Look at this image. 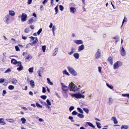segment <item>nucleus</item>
Here are the masks:
<instances>
[{"label":"nucleus","instance_id":"1","mask_svg":"<svg viewBox=\"0 0 129 129\" xmlns=\"http://www.w3.org/2000/svg\"><path fill=\"white\" fill-rule=\"evenodd\" d=\"M69 88H70L71 90L74 91H77L78 89V87L75 86L72 82H71L69 84Z\"/></svg>","mask_w":129,"mask_h":129},{"label":"nucleus","instance_id":"2","mask_svg":"<svg viewBox=\"0 0 129 129\" xmlns=\"http://www.w3.org/2000/svg\"><path fill=\"white\" fill-rule=\"evenodd\" d=\"M68 69L71 74L74 76L76 75L77 73L73 68L70 67H68Z\"/></svg>","mask_w":129,"mask_h":129},{"label":"nucleus","instance_id":"3","mask_svg":"<svg viewBox=\"0 0 129 129\" xmlns=\"http://www.w3.org/2000/svg\"><path fill=\"white\" fill-rule=\"evenodd\" d=\"M122 64V63L119 61H117L114 64L113 68L114 69H117L119 66Z\"/></svg>","mask_w":129,"mask_h":129},{"label":"nucleus","instance_id":"4","mask_svg":"<svg viewBox=\"0 0 129 129\" xmlns=\"http://www.w3.org/2000/svg\"><path fill=\"white\" fill-rule=\"evenodd\" d=\"M30 38H31L32 40H34L32 42L30 43V44L31 46L35 45L37 42L38 41V40L37 37H34L33 36H31L29 37Z\"/></svg>","mask_w":129,"mask_h":129},{"label":"nucleus","instance_id":"5","mask_svg":"<svg viewBox=\"0 0 129 129\" xmlns=\"http://www.w3.org/2000/svg\"><path fill=\"white\" fill-rule=\"evenodd\" d=\"M27 17V15L25 13H22L21 17V21L22 22H24L26 20Z\"/></svg>","mask_w":129,"mask_h":129},{"label":"nucleus","instance_id":"6","mask_svg":"<svg viewBox=\"0 0 129 129\" xmlns=\"http://www.w3.org/2000/svg\"><path fill=\"white\" fill-rule=\"evenodd\" d=\"M10 18V16L9 15H7L4 17V20L6 22V23L8 24L9 22Z\"/></svg>","mask_w":129,"mask_h":129},{"label":"nucleus","instance_id":"7","mask_svg":"<svg viewBox=\"0 0 129 129\" xmlns=\"http://www.w3.org/2000/svg\"><path fill=\"white\" fill-rule=\"evenodd\" d=\"M101 56V51L100 49H98L95 55V58L98 59Z\"/></svg>","mask_w":129,"mask_h":129},{"label":"nucleus","instance_id":"8","mask_svg":"<svg viewBox=\"0 0 129 129\" xmlns=\"http://www.w3.org/2000/svg\"><path fill=\"white\" fill-rule=\"evenodd\" d=\"M121 55L123 56H124L126 54V52L123 47H121V49L120 51Z\"/></svg>","mask_w":129,"mask_h":129},{"label":"nucleus","instance_id":"9","mask_svg":"<svg viewBox=\"0 0 129 129\" xmlns=\"http://www.w3.org/2000/svg\"><path fill=\"white\" fill-rule=\"evenodd\" d=\"M21 62L20 61H18V65L19 66V67L17 68V69L19 71H21L23 69V67L22 66L21 64Z\"/></svg>","mask_w":129,"mask_h":129},{"label":"nucleus","instance_id":"10","mask_svg":"<svg viewBox=\"0 0 129 129\" xmlns=\"http://www.w3.org/2000/svg\"><path fill=\"white\" fill-rule=\"evenodd\" d=\"M107 60L111 65H113V58L111 56L109 57L108 59Z\"/></svg>","mask_w":129,"mask_h":129},{"label":"nucleus","instance_id":"11","mask_svg":"<svg viewBox=\"0 0 129 129\" xmlns=\"http://www.w3.org/2000/svg\"><path fill=\"white\" fill-rule=\"evenodd\" d=\"M71 95L73 97H74L77 98H81V94H72Z\"/></svg>","mask_w":129,"mask_h":129},{"label":"nucleus","instance_id":"12","mask_svg":"<svg viewBox=\"0 0 129 129\" xmlns=\"http://www.w3.org/2000/svg\"><path fill=\"white\" fill-rule=\"evenodd\" d=\"M72 114L73 115H75L77 114V116L81 118V114L75 111H74L72 113Z\"/></svg>","mask_w":129,"mask_h":129},{"label":"nucleus","instance_id":"13","mask_svg":"<svg viewBox=\"0 0 129 129\" xmlns=\"http://www.w3.org/2000/svg\"><path fill=\"white\" fill-rule=\"evenodd\" d=\"M0 124L1 125H4L6 124V122H5L4 119L3 118H0Z\"/></svg>","mask_w":129,"mask_h":129},{"label":"nucleus","instance_id":"14","mask_svg":"<svg viewBox=\"0 0 129 129\" xmlns=\"http://www.w3.org/2000/svg\"><path fill=\"white\" fill-rule=\"evenodd\" d=\"M33 18H31L28 21L27 23L28 24H31L35 21Z\"/></svg>","mask_w":129,"mask_h":129},{"label":"nucleus","instance_id":"15","mask_svg":"<svg viewBox=\"0 0 129 129\" xmlns=\"http://www.w3.org/2000/svg\"><path fill=\"white\" fill-rule=\"evenodd\" d=\"M11 63L15 65L17 63L18 64V62H17L16 59H12Z\"/></svg>","mask_w":129,"mask_h":129},{"label":"nucleus","instance_id":"16","mask_svg":"<svg viewBox=\"0 0 129 129\" xmlns=\"http://www.w3.org/2000/svg\"><path fill=\"white\" fill-rule=\"evenodd\" d=\"M76 11V9L74 7H71L70 8V11L71 12L74 13Z\"/></svg>","mask_w":129,"mask_h":129},{"label":"nucleus","instance_id":"17","mask_svg":"<svg viewBox=\"0 0 129 129\" xmlns=\"http://www.w3.org/2000/svg\"><path fill=\"white\" fill-rule=\"evenodd\" d=\"M111 120L113 121L114 123L115 124H117L118 122L116 118L115 117H113L111 119Z\"/></svg>","mask_w":129,"mask_h":129},{"label":"nucleus","instance_id":"18","mask_svg":"<svg viewBox=\"0 0 129 129\" xmlns=\"http://www.w3.org/2000/svg\"><path fill=\"white\" fill-rule=\"evenodd\" d=\"M30 85L33 87L34 88L35 86V84L34 81L33 80H31L30 81Z\"/></svg>","mask_w":129,"mask_h":129},{"label":"nucleus","instance_id":"19","mask_svg":"<svg viewBox=\"0 0 129 129\" xmlns=\"http://www.w3.org/2000/svg\"><path fill=\"white\" fill-rule=\"evenodd\" d=\"M9 15H11L12 16H14L15 14V13L13 11L10 10L9 11Z\"/></svg>","mask_w":129,"mask_h":129},{"label":"nucleus","instance_id":"20","mask_svg":"<svg viewBox=\"0 0 129 129\" xmlns=\"http://www.w3.org/2000/svg\"><path fill=\"white\" fill-rule=\"evenodd\" d=\"M86 124H88L89 126L92 127L93 128H94L95 127L94 126L93 124L91 123L90 122H87L86 123Z\"/></svg>","mask_w":129,"mask_h":129},{"label":"nucleus","instance_id":"21","mask_svg":"<svg viewBox=\"0 0 129 129\" xmlns=\"http://www.w3.org/2000/svg\"><path fill=\"white\" fill-rule=\"evenodd\" d=\"M74 56L76 59H78L79 57V55L77 53H75L74 54Z\"/></svg>","mask_w":129,"mask_h":129},{"label":"nucleus","instance_id":"22","mask_svg":"<svg viewBox=\"0 0 129 129\" xmlns=\"http://www.w3.org/2000/svg\"><path fill=\"white\" fill-rule=\"evenodd\" d=\"M48 83L50 85H52L53 84V83L51 82L49 78H48L47 79Z\"/></svg>","mask_w":129,"mask_h":129},{"label":"nucleus","instance_id":"23","mask_svg":"<svg viewBox=\"0 0 129 129\" xmlns=\"http://www.w3.org/2000/svg\"><path fill=\"white\" fill-rule=\"evenodd\" d=\"M58 51V48H55L54 49V52L53 54L54 56H55L56 55V54L57 53Z\"/></svg>","mask_w":129,"mask_h":129},{"label":"nucleus","instance_id":"24","mask_svg":"<svg viewBox=\"0 0 129 129\" xmlns=\"http://www.w3.org/2000/svg\"><path fill=\"white\" fill-rule=\"evenodd\" d=\"M17 82V80L15 78L13 79L12 80V83L14 84H16Z\"/></svg>","mask_w":129,"mask_h":129},{"label":"nucleus","instance_id":"25","mask_svg":"<svg viewBox=\"0 0 129 129\" xmlns=\"http://www.w3.org/2000/svg\"><path fill=\"white\" fill-rule=\"evenodd\" d=\"M128 127V126L127 125H122L121 127V129H127Z\"/></svg>","mask_w":129,"mask_h":129},{"label":"nucleus","instance_id":"26","mask_svg":"<svg viewBox=\"0 0 129 129\" xmlns=\"http://www.w3.org/2000/svg\"><path fill=\"white\" fill-rule=\"evenodd\" d=\"M96 123L97 127L99 128H100L101 127V124L99 122H96Z\"/></svg>","mask_w":129,"mask_h":129},{"label":"nucleus","instance_id":"27","mask_svg":"<svg viewBox=\"0 0 129 129\" xmlns=\"http://www.w3.org/2000/svg\"><path fill=\"white\" fill-rule=\"evenodd\" d=\"M21 120L22 122V124L24 123L26 121V119L24 118H21Z\"/></svg>","mask_w":129,"mask_h":129},{"label":"nucleus","instance_id":"28","mask_svg":"<svg viewBox=\"0 0 129 129\" xmlns=\"http://www.w3.org/2000/svg\"><path fill=\"white\" fill-rule=\"evenodd\" d=\"M14 88V86L12 85H9L8 87V88L9 89L12 90Z\"/></svg>","mask_w":129,"mask_h":129},{"label":"nucleus","instance_id":"29","mask_svg":"<svg viewBox=\"0 0 129 129\" xmlns=\"http://www.w3.org/2000/svg\"><path fill=\"white\" fill-rule=\"evenodd\" d=\"M106 85L109 88L111 89H112L113 88V86L112 85H110L107 83H106Z\"/></svg>","mask_w":129,"mask_h":129},{"label":"nucleus","instance_id":"30","mask_svg":"<svg viewBox=\"0 0 129 129\" xmlns=\"http://www.w3.org/2000/svg\"><path fill=\"white\" fill-rule=\"evenodd\" d=\"M34 69V68L33 67H32L31 68H29L28 69L30 73H32L33 72V70Z\"/></svg>","mask_w":129,"mask_h":129},{"label":"nucleus","instance_id":"31","mask_svg":"<svg viewBox=\"0 0 129 129\" xmlns=\"http://www.w3.org/2000/svg\"><path fill=\"white\" fill-rule=\"evenodd\" d=\"M74 42L77 44H81V40L75 41Z\"/></svg>","mask_w":129,"mask_h":129},{"label":"nucleus","instance_id":"32","mask_svg":"<svg viewBox=\"0 0 129 129\" xmlns=\"http://www.w3.org/2000/svg\"><path fill=\"white\" fill-rule=\"evenodd\" d=\"M29 31V28H26L24 30L25 32L26 33H28Z\"/></svg>","mask_w":129,"mask_h":129},{"label":"nucleus","instance_id":"33","mask_svg":"<svg viewBox=\"0 0 129 129\" xmlns=\"http://www.w3.org/2000/svg\"><path fill=\"white\" fill-rule=\"evenodd\" d=\"M55 10L56 12L55 14H56L58 12V6H57L55 8Z\"/></svg>","mask_w":129,"mask_h":129},{"label":"nucleus","instance_id":"34","mask_svg":"<svg viewBox=\"0 0 129 129\" xmlns=\"http://www.w3.org/2000/svg\"><path fill=\"white\" fill-rule=\"evenodd\" d=\"M83 110L87 114H88L89 113V110L88 109L86 108H84L83 109Z\"/></svg>","mask_w":129,"mask_h":129},{"label":"nucleus","instance_id":"35","mask_svg":"<svg viewBox=\"0 0 129 129\" xmlns=\"http://www.w3.org/2000/svg\"><path fill=\"white\" fill-rule=\"evenodd\" d=\"M7 121H9L10 122L12 123L14 122V120L11 119H7Z\"/></svg>","mask_w":129,"mask_h":129},{"label":"nucleus","instance_id":"36","mask_svg":"<svg viewBox=\"0 0 129 129\" xmlns=\"http://www.w3.org/2000/svg\"><path fill=\"white\" fill-rule=\"evenodd\" d=\"M36 105L37 106V107L38 108H42V106L40 105L37 102L36 103Z\"/></svg>","mask_w":129,"mask_h":129},{"label":"nucleus","instance_id":"37","mask_svg":"<svg viewBox=\"0 0 129 129\" xmlns=\"http://www.w3.org/2000/svg\"><path fill=\"white\" fill-rule=\"evenodd\" d=\"M41 98L44 100L46 99L47 96L45 95H42L41 96Z\"/></svg>","mask_w":129,"mask_h":129},{"label":"nucleus","instance_id":"38","mask_svg":"<svg viewBox=\"0 0 129 129\" xmlns=\"http://www.w3.org/2000/svg\"><path fill=\"white\" fill-rule=\"evenodd\" d=\"M60 10L61 11H62L64 9L63 7L61 5H60L59 6Z\"/></svg>","mask_w":129,"mask_h":129},{"label":"nucleus","instance_id":"39","mask_svg":"<svg viewBox=\"0 0 129 129\" xmlns=\"http://www.w3.org/2000/svg\"><path fill=\"white\" fill-rule=\"evenodd\" d=\"M42 31V28H40L38 31L37 32V34L38 35H40L41 32Z\"/></svg>","mask_w":129,"mask_h":129},{"label":"nucleus","instance_id":"40","mask_svg":"<svg viewBox=\"0 0 129 129\" xmlns=\"http://www.w3.org/2000/svg\"><path fill=\"white\" fill-rule=\"evenodd\" d=\"M127 21V19L125 17H124L122 21V25L124 22H126Z\"/></svg>","mask_w":129,"mask_h":129},{"label":"nucleus","instance_id":"41","mask_svg":"<svg viewBox=\"0 0 129 129\" xmlns=\"http://www.w3.org/2000/svg\"><path fill=\"white\" fill-rule=\"evenodd\" d=\"M63 74H66L67 75H69V74L68 73V72L66 70H64L63 71Z\"/></svg>","mask_w":129,"mask_h":129},{"label":"nucleus","instance_id":"42","mask_svg":"<svg viewBox=\"0 0 129 129\" xmlns=\"http://www.w3.org/2000/svg\"><path fill=\"white\" fill-rule=\"evenodd\" d=\"M11 71V69L9 68L5 72V73H7L9 72H10Z\"/></svg>","mask_w":129,"mask_h":129},{"label":"nucleus","instance_id":"43","mask_svg":"<svg viewBox=\"0 0 129 129\" xmlns=\"http://www.w3.org/2000/svg\"><path fill=\"white\" fill-rule=\"evenodd\" d=\"M98 71L100 73H102L101 71V70H102V67H98Z\"/></svg>","mask_w":129,"mask_h":129},{"label":"nucleus","instance_id":"44","mask_svg":"<svg viewBox=\"0 0 129 129\" xmlns=\"http://www.w3.org/2000/svg\"><path fill=\"white\" fill-rule=\"evenodd\" d=\"M74 107L73 106H71L69 110L70 112L72 110L74 109Z\"/></svg>","mask_w":129,"mask_h":129},{"label":"nucleus","instance_id":"45","mask_svg":"<svg viewBox=\"0 0 129 129\" xmlns=\"http://www.w3.org/2000/svg\"><path fill=\"white\" fill-rule=\"evenodd\" d=\"M69 119L71 120V121L72 122H74V120H73V118L72 117L70 116L69 117Z\"/></svg>","mask_w":129,"mask_h":129},{"label":"nucleus","instance_id":"46","mask_svg":"<svg viewBox=\"0 0 129 129\" xmlns=\"http://www.w3.org/2000/svg\"><path fill=\"white\" fill-rule=\"evenodd\" d=\"M15 48L16 50V51H20V50L19 49V48L18 46H15Z\"/></svg>","mask_w":129,"mask_h":129},{"label":"nucleus","instance_id":"47","mask_svg":"<svg viewBox=\"0 0 129 129\" xmlns=\"http://www.w3.org/2000/svg\"><path fill=\"white\" fill-rule=\"evenodd\" d=\"M46 46H43L42 47V49L44 52H45L46 50Z\"/></svg>","mask_w":129,"mask_h":129},{"label":"nucleus","instance_id":"48","mask_svg":"<svg viewBox=\"0 0 129 129\" xmlns=\"http://www.w3.org/2000/svg\"><path fill=\"white\" fill-rule=\"evenodd\" d=\"M5 79H4L1 78L0 79V83H2L4 82Z\"/></svg>","mask_w":129,"mask_h":129},{"label":"nucleus","instance_id":"49","mask_svg":"<svg viewBox=\"0 0 129 129\" xmlns=\"http://www.w3.org/2000/svg\"><path fill=\"white\" fill-rule=\"evenodd\" d=\"M46 102L49 105H51V103L50 102L49 100L47 99L46 101Z\"/></svg>","mask_w":129,"mask_h":129},{"label":"nucleus","instance_id":"50","mask_svg":"<svg viewBox=\"0 0 129 129\" xmlns=\"http://www.w3.org/2000/svg\"><path fill=\"white\" fill-rule=\"evenodd\" d=\"M6 93H7L6 91L5 90H3V93H2L3 95V96H4L5 94H6Z\"/></svg>","mask_w":129,"mask_h":129},{"label":"nucleus","instance_id":"51","mask_svg":"<svg viewBox=\"0 0 129 129\" xmlns=\"http://www.w3.org/2000/svg\"><path fill=\"white\" fill-rule=\"evenodd\" d=\"M61 84H62V87L63 88H68L67 86L65 85H63V83H61Z\"/></svg>","mask_w":129,"mask_h":129},{"label":"nucleus","instance_id":"52","mask_svg":"<svg viewBox=\"0 0 129 129\" xmlns=\"http://www.w3.org/2000/svg\"><path fill=\"white\" fill-rule=\"evenodd\" d=\"M55 29H56L55 27L54 26H53V27H52V31L53 33H54V30H55Z\"/></svg>","mask_w":129,"mask_h":129},{"label":"nucleus","instance_id":"53","mask_svg":"<svg viewBox=\"0 0 129 129\" xmlns=\"http://www.w3.org/2000/svg\"><path fill=\"white\" fill-rule=\"evenodd\" d=\"M38 74L39 76L41 77L42 76L41 75V72L40 70H39L38 71Z\"/></svg>","mask_w":129,"mask_h":129},{"label":"nucleus","instance_id":"54","mask_svg":"<svg viewBox=\"0 0 129 129\" xmlns=\"http://www.w3.org/2000/svg\"><path fill=\"white\" fill-rule=\"evenodd\" d=\"M33 0H28L27 3L28 4H30L32 2Z\"/></svg>","mask_w":129,"mask_h":129},{"label":"nucleus","instance_id":"55","mask_svg":"<svg viewBox=\"0 0 129 129\" xmlns=\"http://www.w3.org/2000/svg\"><path fill=\"white\" fill-rule=\"evenodd\" d=\"M46 90L45 88L43 87V89H42V92L43 93H45L46 92Z\"/></svg>","mask_w":129,"mask_h":129},{"label":"nucleus","instance_id":"56","mask_svg":"<svg viewBox=\"0 0 129 129\" xmlns=\"http://www.w3.org/2000/svg\"><path fill=\"white\" fill-rule=\"evenodd\" d=\"M63 90L64 91H68V88H62Z\"/></svg>","mask_w":129,"mask_h":129},{"label":"nucleus","instance_id":"57","mask_svg":"<svg viewBox=\"0 0 129 129\" xmlns=\"http://www.w3.org/2000/svg\"><path fill=\"white\" fill-rule=\"evenodd\" d=\"M84 46L83 45H81V50H83L84 49Z\"/></svg>","mask_w":129,"mask_h":129},{"label":"nucleus","instance_id":"58","mask_svg":"<svg viewBox=\"0 0 129 129\" xmlns=\"http://www.w3.org/2000/svg\"><path fill=\"white\" fill-rule=\"evenodd\" d=\"M54 0H51V5L52 6H53V2L54 1Z\"/></svg>","mask_w":129,"mask_h":129},{"label":"nucleus","instance_id":"59","mask_svg":"<svg viewBox=\"0 0 129 129\" xmlns=\"http://www.w3.org/2000/svg\"><path fill=\"white\" fill-rule=\"evenodd\" d=\"M128 94H122V95L123 96L127 97Z\"/></svg>","mask_w":129,"mask_h":129},{"label":"nucleus","instance_id":"60","mask_svg":"<svg viewBox=\"0 0 129 129\" xmlns=\"http://www.w3.org/2000/svg\"><path fill=\"white\" fill-rule=\"evenodd\" d=\"M48 1L47 0H44V1L43 2V4H45V3H46Z\"/></svg>","mask_w":129,"mask_h":129},{"label":"nucleus","instance_id":"61","mask_svg":"<svg viewBox=\"0 0 129 129\" xmlns=\"http://www.w3.org/2000/svg\"><path fill=\"white\" fill-rule=\"evenodd\" d=\"M22 38L24 40H26L27 38V37L25 36H22Z\"/></svg>","mask_w":129,"mask_h":129},{"label":"nucleus","instance_id":"62","mask_svg":"<svg viewBox=\"0 0 129 129\" xmlns=\"http://www.w3.org/2000/svg\"><path fill=\"white\" fill-rule=\"evenodd\" d=\"M22 108L24 110H27V109L26 108L24 107H22Z\"/></svg>","mask_w":129,"mask_h":129},{"label":"nucleus","instance_id":"63","mask_svg":"<svg viewBox=\"0 0 129 129\" xmlns=\"http://www.w3.org/2000/svg\"><path fill=\"white\" fill-rule=\"evenodd\" d=\"M30 28L32 29H34V26L33 25H31L30 26Z\"/></svg>","mask_w":129,"mask_h":129},{"label":"nucleus","instance_id":"64","mask_svg":"<svg viewBox=\"0 0 129 129\" xmlns=\"http://www.w3.org/2000/svg\"><path fill=\"white\" fill-rule=\"evenodd\" d=\"M33 16H34L35 17H37V15H36V13H33Z\"/></svg>","mask_w":129,"mask_h":129}]
</instances>
